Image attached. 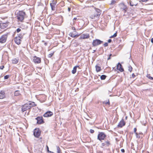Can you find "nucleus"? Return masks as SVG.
<instances>
[{"label":"nucleus","mask_w":153,"mask_h":153,"mask_svg":"<svg viewBox=\"0 0 153 153\" xmlns=\"http://www.w3.org/2000/svg\"><path fill=\"white\" fill-rule=\"evenodd\" d=\"M35 104L34 102H29L28 103H26L22 106V111L24 112L30 109L32 107L35 106Z\"/></svg>","instance_id":"f257e3e1"},{"label":"nucleus","mask_w":153,"mask_h":153,"mask_svg":"<svg viewBox=\"0 0 153 153\" xmlns=\"http://www.w3.org/2000/svg\"><path fill=\"white\" fill-rule=\"evenodd\" d=\"M25 15L26 14L24 12L22 11H19L17 13L16 17L19 21L22 22Z\"/></svg>","instance_id":"f03ea898"},{"label":"nucleus","mask_w":153,"mask_h":153,"mask_svg":"<svg viewBox=\"0 0 153 153\" xmlns=\"http://www.w3.org/2000/svg\"><path fill=\"white\" fill-rule=\"evenodd\" d=\"M101 11L99 9H96L95 11L94 12L93 15L91 16V19H94L95 17H98L101 14Z\"/></svg>","instance_id":"7ed1b4c3"},{"label":"nucleus","mask_w":153,"mask_h":153,"mask_svg":"<svg viewBox=\"0 0 153 153\" xmlns=\"http://www.w3.org/2000/svg\"><path fill=\"white\" fill-rule=\"evenodd\" d=\"M77 22H79L78 23V28L77 29L78 30H80L83 28V26L84 24V21L82 19H77Z\"/></svg>","instance_id":"20e7f679"},{"label":"nucleus","mask_w":153,"mask_h":153,"mask_svg":"<svg viewBox=\"0 0 153 153\" xmlns=\"http://www.w3.org/2000/svg\"><path fill=\"white\" fill-rule=\"evenodd\" d=\"M8 33H7L6 34H4L2 35L0 38V43H4L6 42Z\"/></svg>","instance_id":"39448f33"},{"label":"nucleus","mask_w":153,"mask_h":153,"mask_svg":"<svg viewBox=\"0 0 153 153\" xmlns=\"http://www.w3.org/2000/svg\"><path fill=\"white\" fill-rule=\"evenodd\" d=\"M103 42L100 40V39H96L93 40L92 44L94 47L97 46L99 45L102 44Z\"/></svg>","instance_id":"423d86ee"},{"label":"nucleus","mask_w":153,"mask_h":153,"mask_svg":"<svg viewBox=\"0 0 153 153\" xmlns=\"http://www.w3.org/2000/svg\"><path fill=\"white\" fill-rule=\"evenodd\" d=\"M106 136V135L104 133L101 132L98 134L97 139L100 141L103 140L104 139Z\"/></svg>","instance_id":"0eeeda50"},{"label":"nucleus","mask_w":153,"mask_h":153,"mask_svg":"<svg viewBox=\"0 0 153 153\" xmlns=\"http://www.w3.org/2000/svg\"><path fill=\"white\" fill-rule=\"evenodd\" d=\"M35 119L37 120V123L38 124H40L44 123L42 117H38Z\"/></svg>","instance_id":"6e6552de"},{"label":"nucleus","mask_w":153,"mask_h":153,"mask_svg":"<svg viewBox=\"0 0 153 153\" xmlns=\"http://www.w3.org/2000/svg\"><path fill=\"white\" fill-rule=\"evenodd\" d=\"M138 4V0H130V5L133 6H137Z\"/></svg>","instance_id":"1a4fd4ad"},{"label":"nucleus","mask_w":153,"mask_h":153,"mask_svg":"<svg viewBox=\"0 0 153 153\" xmlns=\"http://www.w3.org/2000/svg\"><path fill=\"white\" fill-rule=\"evenodd\" d=\"M9 22L1 23L0 24V27L1 29H4L6 28L8 25Z\"/></svg>","instance_id":"9d476101"},{"label":"nucleus","mask_w":153,"mask_h":153,"mask_svg":"<svg viewBox=\"0 0 153 153\" xmlns=\"http://www.w3.org/2000/svg\"><path fill=\"white\" fill-rule=\"evenodd\" d=\"M126 123L123 119L118 123L117 126L118 127L122 128L125 125Z\"/></svg>","instance_id":"9b49d317"},{"label":"nucleus","mask_w":153,"mask_h":153,"mask_svg":"<svg viewBox=\"0 0 153 153\" xmlns=\"http://www.w3.org/2000/svg\"><path fill=\"white\" fill-rule=\"evenodd\" d=\"M53 114L52 112L48 111L46 112L43 115L45 117H49L53 115Z\"/></svg>","instance_id":"f8f14e48"},{"label":"nucleus","mask_w":153,"mask_h":153,"mask_svg":"<svg viewBox=\"0 0 153 153\" xmlns=\"http://www.w3.org/2000/svg\"><path fill=\"white\" fill-rule=\"evenodd\" d=\"M117 70L122 72L124 71V69L122 67V65L120 63H118L117 65Z\"/></svg>","instance_id":"ddd939ff"},{"label":"nucleus","mask_w":153,"mask_h":153,"mask_svg":"<svg viewBox=\"0 0 153 153\" xmlns=\"http://www.w3.org/2000/svg\"><path fill=\"white\" fill-rule=\"evenodd\" d=\"M34 62L36 63H39L41 62V59L40 58L38 57L37 56H35L33 58Z\"/></svg>","instance_id":"4468645a"},{"label":"nucleus","mask_w":153,"mask_h":153,"mask_svg":"<svg viewBox=\"0 0 153 153\" xmlns=\"http://www.w3.org/2000/svg\"><path fill=\"white\" fill-rule=\"evenodd\" d=\"M33 134L35 137L38 138L39 137L40 135V132L38 130H35Z\"/></svg>","instance_id":"2eb2a0df"},{"label":"nucleus","mask_w":153,"mask_h":153,"mask_svg":"<svg viewBox=\"0 0 153 153\" xmlns=\"http://www.w3.org/2000/svg\"><path fill=\"white\" fill-rule=\"evenodd\" d=\"M110 145V141L108 140H105V142L102 143V146H108Z\"/></svg>","instance_id":"dca6fc26"},{"label":"nucleus","mask_w":153,"mask_h":153,"mask_svg":"<svg viewBox=\"0 0 153 153\" xmlns=\"http://www.w3.org/2000/svg\"><path fill=\"white\" fill-rule=\"evenodd\" d=\"M14 41L18 45L21 44V40L19 37H16L14 38Z\"/></svg>","instance_id":"f3484780"},{"label":"nucleus","mask_w":153,"mask_h":153,"mask_svg":"<svg viewBox=\"0 0 153 153\" xmlns=\"http://www.w3.org/2000/svg\"><path fill=\"white\" fill-rule=\"evenodd\" d=\"M90 36L89 34H83L81 35L79 37V39H85L89 38Z\"/></svg>","instance_id":"a211bd4d"},{"label":"nucleus","mask_w":153,"mask_h":153,"mask_svg":"<svg viewBox=\"0 0 153 153\" xmlns=\"http://www.w3.org/2000/svg\"><path fill=\"white\" fill-rule=\"evenodd\" d=\"M5 95L4 92L2 91H1L0 92V99H2L5 97Z\"/></svg>","instance_id":"6ab92c4d"},{"label":"nucleus","mask_w":153,"mask_h":153,"mask_svg":"<svg viewBox=\"0 0 153 153\" xmlns=\"http://www.w3.org/2000/svg\"><path fill=\"white\" fill-rule=\"evenodd\" d=\"M143 133L141 132H139V133H136L135 135L137 138L139 139L141 135H142Z\"/></svg>","instance_id":"aec40b11"},{"label":"nucleus","mask_w":153,"mask_h":153,"mask_svg":"<svg viewBox=\"0 0 153 153\" xmlns=\"http://www.w3.org/2000/svg\"><path fill=\"white\" fill-rule=\"evenodd\" d=\"M69 35L73 37H76V36L75 31H74L72 33H71Z\"/></svg>","instance_id":"412c9836"},{"label":"nucleus","mask_w":153,"mask_h":153,"mask_svg":"<svg viewBox=\"0 0 153 153\" xmlns=\"http://www.w3.org/2000/svg\"><path fill=\"white\" fill-rule=\"evenodd\" d=\"M95 68L96 69V71L97 72H100L101 70V67L100 66H98L97 65H96Z\"/></svg>","instance_id":"4be33fe9"},{"label":"nucleus","mask_w":153,"mask_h":153,"mask_svg":"<svg viewBox=\"0 0 153 153\" xmlns=\"http://www.w3.org/2000/svg\"><path fill=\"white\" fill-rule=\"evenodd\" d=\"M18 59L16 58L13 59L12 61V63L13 64H17L18 63Z\"/></svg>","instance_id":"5701e85b"},{"label":"nucleus","mask_w":153,"mask_h":153,"mask_svg":"<svg viewBox=\"0 0 153 153\" xmlns=\"http://www.w3.org/2000/svg\"><path fill=\"white\" fill-rule=\"evenodd\" d=\"M20 94V93L19 92V91H15L14 93V95L15 96H18Z\"/></svg>","instance_id":"b1692460"},{"label":"nucleus","mask_w":153,"mask_h":153,"mask_svg":"<svg viewBox=\"0 0 153 153\" xmlns=\"http://www.w3.org/2000/svg\"><path fill=\"white\" fill-rule=\"evenodd\" d=\"M117 0H112L111 1V3L110 4V5H113L115 3L117 2Z\"/></svg>","instance_id":"393cba45"},{"label":"nucleus","mask_w":153,"mask_h":153,"mask_svg":"<svg viewBox=\"0 0 153 153\" xmlns=\"http://www.w3.org/2000/svg\"><path fill=\"white\" fill-rule=\"evenodd\" d=\"M76 71V66H75L73 68V70L72 71V73L73 74H75Z\"/></svg>","instance_id":"a878e982"},{"label":"nucleus","mask_w":153,"mask_h":153,"mask_svg":"<svg viewBox=\"0 0 153 153\" xmlns=\"http://www.w3.org/2000/svg\"><path fill=\"white\" fill-rule=\"evenodd\" d=\"M50 6L52 10H55V6L54 4H50Z\"/></svg>","instance_id":"bb28decb"},{"label":"nucleus","mask_w":153,"mask_h":153,"mask_svg":"<svg viewBox=\"0 0 153 153\" xmlns=\"http://www.w3.org/2000/svg\"><path fill=\"white\" fill-rule=\"evenodd\" d=\"M106 76L105 75H102L100 76V79L101 80H104L105 79Z\"/></svg>","instance_id":"cd10ccee"},{"label":"nucleus","mask_w":153,"mask_h":153,"mask_svg":"<svg viewBox=\"0 0 153 153\" xmlns=\"http://www.w3.org/2000/svg\"><path fill=\"white\" fill-rule=\"evenodd\" d=\"M128 71H129L130 72H131L132 71L133 69L131 65H129L128 66Z\"/></svg>","instance_id":"c85d7f7f"},{"label":"nucleus","mask_w":153,"mask_h":153,"mask_svg":"<svg viewBox=\"0 0 153 153\" xmlns=\"http://www.w3.org/2000/svg\"><path fill=\"white\" fill-rule=\"evenodd\" d=\"M57 153H60V148L58 146H56Z\"/></svg>","instance_id":"c756f323"},{"label":"nucleus","mask_w":153,"mask_h":153,"mask_svg":"<svg viewBox=\"0 0 153 153\" xmlns=\"http://www.w3.org/2000/svg\"><path fill=\"white\" fill-rule=\"evenodd\" d=\"M147 77L149 79L152 80L153 79V77L150 76V74H148L147 76Z\"/></svg>","instance_id":"7c9ffc66"},{"label":"nucleus","mask_w":153,"mask_h":153,"mask_svg":"<svg viewBox=\"0 0 153 153\" xmlns=\"http://www.w3.org/2000/svg\"><path fill=\"white\" fill-rule=\"evenodd\" d=\"M103 104H110V102L109 100H108V102L104 101L103 102Z\"/></svg>","instance_id":"2f4dec72"},{"label":"nucleus","mask_w":153,"mask_h":153,"mask_svg":"<svg viewBox=\"0 0 153 153\" xmlns=\"http://www.w3.org/2000/svg\"><path fill=\"white\" fill-rule=\"evenodd\" d=\"M53 53H54V52L52 53H50L48 55V57H49V58L51 57L53 55Z\"/></svg>","instance_id":"473e14b6"},{"label":"nucleus","mask_w":153,"mask_h":153,"mask_svg":"<svg viewBox=\"0 0 153 153\" xmlns=\"http://www.w3.org/2000/svg\"><path fill=\"white\" fill-rule=\"evenodd\" d=\"M24 35V33L20 34L18 36L19 37L20 39L23 38V36Z\"/></svg>","instance_id":"72a5a7b5"},{"label":"nucleus","mask_w":153,"mask_h":153,"mask_svg":"<svg viewBox=\"0 0 153 153\" xmlns=\"http://www.w3.org/2000/svg\"><path fill=\"white\" fill-rule=\"evenodd\" d=\"M56 1L54 0V1H53L51 3V4H53V5L54 4V5H56Z\"/></svg>","instance_id":"f704fd0d"},{"label":"nucleus","mask_w":153,"mask_h":153,"mask_svg":"<svg viewBox=\"0 0 153 153\" xmlns=\"http://www.w3.org/2000/svg\"><path fill=\"white\" fill-rule=\"evenodd\" d=\"M9 75H6L4 76V79H7L9 78Z\"/></svg>","instance_id":"c9c22d12"},{"label":"nucleus","mask_w":153,"mask_h":153,"mask_svg":"<svg viewBox=\"0 0 153 153\" xmlns=\"http://www.w3.org/2000/svg\"><path fill=\"white\" fill-rule=\"evenodd\" d=\"M127 9V8L126 7L123 8V10L124 11V12L125 13L126 12Z\"/></svg>","instance_id":"e433bc0d"},{"label":"nucleus","mask_w":153,"mask_h":153,"mask_svg":"<svg viewBox=\"0 0 153 153\" xmlns=\"http://www.w3.org/2000/svg\"><path fill=\"white\" fill-rule=\"evenodd\" d=\"M41 2L42 3V4H43L45 3V0H40Z\"/></svg>","instance_id":"4c0bfd02"},{"label":"nucleus","mask_w":153,"mask_h":153,"mask_svg":"<svg viewBox=\"0 0 153 153\" xmlns=\"http://www.w3.org/2000/svg\"><path fill=\"white\" fill-rule=\"evenodd\" d=\"M137 130V129L136 128H134V133L135 134H136V133H137V132H136Z\"/></svg>","instance_id":"58836bf2"},{"label":"nucleus","mask_w":153,"mask_h":153,"mask_svg":"<svg viewBox=\"0 0 153 153\" xmlns=\"http://www.w3.org/2000/svg\"><path fill=\"white\" fill-rule=\"evenodd\" d=\"M94 132V130L92 129H90V132L91 133H92V134Z\"/></svg>","instance_id":"ea45409f"},{"label":"nucleus","mask_w":153,"mask_h":153,"mask_svg":"<svg viewBox=\"0 0 153 153\" xmlns=\"http://www.w3.org/2000/svg\"><path fill=\"white\" fill-rule=\"evenodd\" d=\"M108 43L107 42H105L104 44V46L105 47H106L108 46Z\"/></svg>","instance_id":"a19ab883"},{"label":"nucleus","mask_w":153,"mask_h":153,"mask_svg":"<svg viewBox=\"0 0 153 153\" xmlns=\"http://www.w3.org/2000/svg\"><path fill=\"white\" fill-rule=\"evenodd\" d=\"M21 30L19 28H18V29H17L16 30V32H17V33H19V32Z\"/></svg>","instance_id":"79ce46f5"},{"label":"nucleus","mask_w":153,"mask_h":153,"mask_svg":"<svg viewBox=\"0 0 153 153\" xmlns=\"http://www.w3.org/2000/svg\"><path fill=\"white\" fill-rule=\"evenodd\" d=\"M135 77V75L133 73L131 75V77H132V78H134Z\"/></svg>","instance_id":"37998d69"},{"label":"nucleus","mask_w":153,"mask_h":153,"mask_svg":"<svg viewBox=\"0 0 153 153\" xmlns=\"http://www.w3.org/2000/svg\"><path fill=\"white\" fill-rule=\"evenodd\" d=\"M4 68V66H0V69L1 70H3Z\"/></svg>","instance_id":"c03bdc74"},{"label":"nucleus","mask_w":153,"mask_h":153,"mask_svg":"<svg viewBox=\"0 0 153 153\" xmlns=\"http://www.w3.org/2000/svg\"><path fill=\"white\" fill-rule=\"evenodd\" d=\"M113 35L114 36H114V37H116L117 36V33L116 32L115 33H114Z\"/></svg>","instance_id":"a18cd8bd"},{"label":"nucleus","mask_w":153,"mask_h":153,"mask_svg":"<svg viewBox=\"0 0 153 153\" xmlns=\"http://www.w3.org/2000/svg\"><path fill=\"white\" fill-rule=\"evenodd\" d=\"M121 151L122 152L124 153L125 152V150L123 149H121Z\"/></svg>","instance_id":"49530a36"},{"label":"nucleus","mask_w":153,"mask_h":153,"mask_svg":"<svg viewBox=\"0 0 153 153\" xmlns=\"http://www.w3.org/2000/svg\"><path fill=\"white\" fill-rule=\"evenodd\" d=\"M111 39H109L108 40V43H110L111 42Z\"/></svg>","instance_id":"de8ad7c7"},{"label":"nucleus","mask_w":153,"mask_h":153,"mask_svg":"<svg viewBox=\"0 0 153 153\" xmlns=\"http://www.w3.org/2000/svg\"><path fill=\"white\" fill-rule=\"evenodd\" d=\"M143 2L146 1H148L149 0H141Z\"/></svg>","instance_id":"09e8293b"},{"label":"nucleus","mask_w":153,"mask_h":153,"mask_svg":"<svg viewBox=\"0 0 153 153\" xmlns=\"http://www.w3.org/2000/svg\"><path fill=\"white\" fill-rule=\"evenodd\" d=\"M47 151L48 152H49V151H50L49 150V148H48V146H47Z\"/></svg>","instance_id":"8fccbe9b"},{"label":"nucleus","mask_w":153,"mask_h":153,"mask_svg":"<svg viewBox=\"0 0 153 153\" xmlns=\"http://www.w3.org/2000/svg\"><path fill=\"white\" fill-rule=\"evenodd\" d=\"M68 11L69 12L71 10V8L70 7H68Z\"/></svg>","instance_id":"3c124183"},{"label":"nucleus","mask_w":153,"mask_h":153,"mask_svg":"<svg viewBox=\"0 0 153 153\" xmlns=\"http://www.w3.org/2000/svg\"><path fill=\"white\" fill-rule=\"evenodd\" d=\"M151 42L153 43V38H152L151 39Z\"/></svg>","instance_id":"603ef678"},{"label":"nucleus","mask_w":153,"mask_h":153,"mask_svg":"<svg viewBox=\"0 0 153 153\" xmlns=\"http://www.w3.org/2000/svg\"><path fill=\"white\" fill-rule=\"evenodd\" d=\"M80 34V33H77V37L79 36Z\"/></svg>","instance_id":"864d4df0"},{"label":"nucleus","mask_w":153,"mask_h":153,"mask_svg":"<svg viewBox=\"0 0 153 153\" xmlns=\"http://www.w3.org/2000/svg\"><path fill=\"white\" fill-rule=\"evenodd\" d=\"M113 36V35L111 36L110 37V38H112L114 37V36Z\"/></svg>","instance_id":"5fc2aeb1"},{"label":"nucleus","mask_w":153,"mask_h":153,"mask_svg":"<svg viewBox=\"0 0 153 153\" xmlns=\"http://www.w3.org/2000/svg\"><path fill=\"white\" fill-rule=\"evenodd\" d=\"M110 59H111V57H109H109L108 58V59H107V60H110Z\"/></svg>","instance_id":"6e6d98bb"},{"label":"nucleus","mask_w":153,"mask_h":153,"mask_svg":"<svg viewBox=\"0 0 153 153\" xmlns=\"http://www.w3.org/2000/svg\"><path fill=\"white\" fill-rule=\"evenodd\" d=\"M48 152V153H54L53 152H51L50 151H49V152Z\"/></svg>","instance_id":"4d7b16f0"},{"label":"nucleus","mask_w":153,"mask_h":153,"mask_svg":"<svg viewBox=\"0 0 153 153\" xmlns=\"http://www.w3.org/2000/svg\"><path fill=\"white\" fill-rule=\"evenodd\" d=\"M72 29L74 30H76L75 28L74 27H72Z\"/></svg>","instance_id":"13d9d810"},{"label":"nucleus","mask_w":153,"mask_h":153,"mask_svg":"<svg viewBox=\"0 0 153 153\" xmlns=\"http://www.w3.org/2000/svg\"><path fill=\"white\" fill-rule=\"evenodd\" d=\"M112 54H110L109 55V57H111V56H112Z\"/></svg>","instance_id":"bf43d9fd"},{"label":"nucleus","mask_w":153,"mask_h":153,"mask_svg":"<svg viewBox=\"0 0 153 153\" xmlns=\"http://www.w3.org/2000/svg\"><path fill=\"white\" fill-rule=\"evenodd\" d=\"M44 45H47V43H44Z\"/></svg>","instance_id":"052dcab7"},{"label":"nucleus","mask_w":153,"mask_h":153,"mask_svg":"<svg viewBox=\"0 0 153 153\" xmlns=\"http://www.w3.org/2000/svg\"><path fill=\"white\" fill-rule=\"evenodd\" d=\"M74 20L76 19V17L74 18Z\"/></svg>","instance_id":"680f3d73"},{"label":"nucleus","mask_w":153,"mask_h":153,"mask_svg":"<svg viewBox=\"0 0 153 153\" xmlns=\"http://www.w3.org/2000/svg\"><path fill=\"white\" fill-rule=\"evenodd\" d=\"M95 50H94L93 51V53H94L95 52Z\"/></svg>","instance_id":"e2e57ef3"},{"label":"nucleus","mask_w":153,"mask_h":153,"mask_svg":"<svg viewBox=\"0 0 153 153\" xmlns=\"http://www.w3.org/2000/svg\"><path fill=\"white\" fill-rule=\"evenodd\" d=\"M77 68H79L78 66L77 65Z\"/></svg>","instance_id":"0e129e2a"},{"label":"nucleus","mask_w":153,"mask_h":153,"mask_svg":"<svg viewBox=\"0 0 153 153\" xmlns=\"http://www.w3.org/2000/svg\"><path fill=\"white\" fill-rule=\"evenodd\" d=\"M127 117H126V119H127Z\"/></svg>","instance_id":"69168bd1"},{"label":"nucleus","mask_w":153,"mask_h":153,"mask_svg":"<svg viewBox=\"0 0 153 153\" xmlns=\"http://www.w3.org/2000/svg\"><path fill=\"white\" fill-rule=\"evenodd\" d=\"M77 90H78V88H77Z\"/></svg>","instance_id":"338daca9"}]
</instances>
